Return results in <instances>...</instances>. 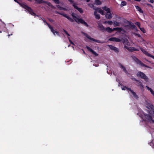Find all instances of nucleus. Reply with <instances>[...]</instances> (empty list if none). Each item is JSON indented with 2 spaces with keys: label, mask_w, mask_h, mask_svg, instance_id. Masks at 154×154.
<instances>
[{
  "label": "nucleus",
  "mask_w": 154,
  "mask_h": 154,
  "mask_svg": "<svg viewBox=\"0 0 154 154\" xmlns=\"http://www.w3.org/2000/svg\"><path fill=\"white\" fill-rule=\"evenodd\" d=\"M143 118L145 119V121L154 124V120L152 119V116L149 114H144Z\"/></svg>",
  "instance_id": "obj_2"
},
{
  "label": "nucleus",
  "mask_w": 154,
  "mask_h": 154,
  "mask_svg": "<svg viewBox=\"0 0 154 154\" xmlns=\"http://www.w3.org/2000/svg\"><path fill=\"white\" fill-rule=\"evenodd\" d=\"M44 3H46L47 5H48L49 6H52V5L49 2L45 1V2H44Z\"/></svg>",
  "instance_id": "obj_34"
},
{
  "label": "nucleus",
  "mask_w": 154,
  "mask_h": 154,
  "mask_svg": "<svg viewBox=\"0 0 154 154\" xmlns=\"http://www.w3.org/2000/svg\"><path fill=\"white\" fill-rule=\"evenodd\" d=\"M56 3L59 4L60 3V1L59 0H52Z\"/></svg>",
  "instance_id": "obj_37"
},
{
  "label": "nucleus",
  "mask_w": 154,
  "mask_h": 154,
  "mask_svg": "<svg viewBox=\"0 0 154 154\" xmlns=\"http://www.w3.org/2000/svg\"><path fill=\"white\" fill-rule=\"evenodd\" d=\"M57 7L59 8V10H63L64 11H66L67 10V9L66 8H62L61 7H60L59 5H57Z\"/></svg>",
  "instance_id": "obj_28"
},
{
  "label": "nucleus",
  "mask_w": 154,
  "mask_h": 154,
  "mask_svg": "<svg viewBox=\"0 0 154 154\" xmlns=\"http://www.w3.org/2000/svg\"><path fill=\"white\" fill-rule=\"evenodd\" d=\"M70 46V45H68V47Z\"/></svg>",
  "instance_id": "obj_58"
},
{
  "label": "nucleus",
  "mask_w": 154,
  "mask_h": 154,
  "mask_svg": "<svg viewBox=\"0 0 154 154\" xmlns=\"http://www.w3.org/2000/svg\"><path fill=\"white\" fill-rule=\"evenodd\" d=\"M72 16L74 17V19L75 21L78 23H80L84 24L86 26H88V25L87 23L82 19L79 18V17L76 14L73 13L72 14Z\"/></svg>",
  "instance_id": "obj_1"
},
{
  "label": "nucleus",
  "mask_w": 154,
  "mask_h": 154,
  "mask_svg": "<svg viewBox=\"0 0 154 154\" xmlns=\"http://www.w3.org/2000/svg\"><path fill=\"white\" fill-rule=\"evenodd\" d=\"M113 24L114 26H119V23L116 21H115L113 23Z\"/></svg>",
  "instance_id": "obj_31"
},
{
  "label": "nucleus",
  "mask_w": 154,
  "mask_h": 154,
  "mask_svg": "<svg viewBox=\"0 0 154 154\" xmlns=\"http://www.w3.org/2000/svg\"><path fill=\"white\" fill-rule=\"evenodd\" d=\"M137 75L138 77H140L141 79H144L146 82H147L149 80L148 77L143 73L139 71L137 73Z\"/></svg>",
  "instance_id": "obj_4"
},
{
  "label": "nucleus",
  "mask_w": 154,
  "mask_h": 154,
  "mask_svg": "<svg viewBox=\"0 0 154 154\" xmlns=\"http://www.w3.org/2000/svg\"><path fill=\"white\" fill-rule=\"evenodd\" d=\"M117 30L119 32H120L123 30V29L121 28L116 27L113 28V31Z\"/></svg>",
  "instance_id": "obj_26"
},
{
  "label": "nucleus",
  "mask_w": 154,
  "mask_h": 154,
  "mask_svg": "<svg viewBox=\"0 0 154 154\" xmlns=\"http://www.w3.org/2000/svg\"><path fill=\"white\" fill-rule=\"evenodd\" d=\"M55 13L56 14H61V13H60L57 11H55Z\"/></svg>",
  "instance_id": "obj_47"
},
{
  "label": "nucleus",
  "mask_w": 154,
  "mask_h": 154,
  "mask_svg": "<svg viewBox=\"0 0 154 154\" xmlns=\"http://www.w3.org/2000/svg\"><path fill=\"white\" fill-rule=\"evenodd\" d=\"M108 46L110 49L116 52H118L119 51L118 49L116 47L111 45H108Z\"/></svg>",
  "instance_id": "obj_12"
},
{
  "label": "nucleus",
  "mask_w": 154,
  "mask_h": 154,
  "mask_svg": "<svg viewBox=\"0 0 154 154\" xmlns=\"http://www.w3.org/2000/svg\"><path fill=\"white\" fill-rule=\"evenodd\" d=\"M20 5L23 8L27 10L29 13L32 15H34L35 14L32 12V9L28 6L25 3H20Z\"/></svg>",
  "instance_id": "obj_3"
},
{
  "label": "nucleus",
  "mask_w": 154,
  "mask_h": 154,
  "mask_svg": "<svg viewBox=\"0 0 154 154\" xmlns=\"http://www.w3.org/2000/svg\"><path fill=\"white\" fill-rule=\"evenodd\" d=\"M107 23L110 25H111L112 24L113 22L111 21H107Z\"/></svg>",
  "instance_id": "obj_36"
},
{
  "label": "nucleus",
  "mask_w": 154,
  "mask_h": 154,
  "mask_svg": "<svg viewBox=\"0 0 154 154\" xmlns=\"http://www.w3.org/2000/svg\"><path fill=\"white\" fill-rule=\"evenodd\" d=\"M94 14L96 18L97 19H99L100 18V15L97 13L96 11H95L94 12Z\"/></svg>",
  "instance_id": "obj_23"
},
{
  "label": "nucleus",
  "mask_w": 154,
  "mask_h": 154,
  "mask_svg": "<svg viewBox=\"0 0 154 154\" xmlns=\"http://www.w3.org/2000/svg\"><path fill=\"white\" fill-rule=\"evenodd\" d=\"M124 43L125 44H126L128 45H129V43L128 42L127 40H126L125 41Z\"/></svg>",
  "instance_id": "obj_38"
},
{
  "label": "nucleus",
  "mask_w": 154,
  "mask_h": 154,
  "mask_svg": "<svg viewBox=\"0 0 154 154\" xmlns=\"http://www.w3.org/2000/svg\"><path fill=\"white\" fill-rule=\"evenodd\" d=\"M83 53H84V54H85V51H83Z\"/></svg>",
  "instance_id": "obj_54"
},
{
  "label": "nucleus",
  "mask_w": 154,
  "mask_h": 154,
  "mask_svg": "<svg viewBox=\"0 0 154 154\" xmlns=\"http://www.w3.org/2000/svg\"><path fill=\"white\" fill-rule=\"evenodd\" d=\"M93 8L95 10V11H96L97 12L101 14L102 15H104L103 11L100 8H97L95 9L94 8Z\"/></svg>",
  "instance_id": "obj_17"
},
{
  "label": "nucleus",
  "mask_w": 154,
  "mask_h": 154,
  "mask_svg": "<svg viewBox=\"0 0 154 154\" xmlns=\"http://www.w3.org/2000/svg\"><path fill=\"white\" fill-rule=\"evenodd\" d=\"M86 1L87 2H89V0H86Z\"/></svg>",
  "instance_id": "obj_52"
},
{
  "label": "nucleus",
  "mask_w": 154,
  "mask_h": 154,
  "mask_svg": "<svg viewBox=\"0 0 154 154\" xmlns=\"http://www.w3.org/2000/svg\"><path fill=\"white\" fill-rule=\"evenodd\" d=\"M48 26V27H49V28L50 29V26L52 27L51 26H50L48 23L47 22H46L45 23Z\"/></svg>",
  "instance_id": "obj_45"
},
{
  "label": "nucleus",
  "mask_w": 154,
  "mask_h": 154,
  "mask_svg": "<svg viewBox=\"0 0 154 154\" xmlns=\"http://www.w3.org/2000/svg\"><path fill=\"white\" fill-rule=\"evenodd\" d=\"M69 2L71 4H72L73 5V4H76L75 3H74L73 1L72 0H68Z\"/></svg>",
  "instance_id": "obj_39"
},
{
  "label": "nucleus",
  "mask_w": 154,
  "mask_h": 154,
  "mask_svg": "<svg viewBox=\"0 0 154 154\" xmlns=\"http://www.w3.org/2000/svg\"><path fill=\"white\" fill-rule=\"evenodd\" d=\"M105 31H107L109 33H110L113 31V29L109 27L105 28Z\"/></svg>",
  "instance_id": "obj_25"
},
{
  "label": "nucleus",
  "mask_w": 154,
  "mask_h": 154,
  "mask_svg": "<svg viewBox=\"0 0 154 154\" xmlns=\"http://www.w3.org/2000/svg\"><path fill=\"white\" fill-rule=\"evenodd\" d=\"M98 27L100 30L103 32L105 31V28L102 24L100 23H98Z\"/></svg>",
  "instance_id": "obj_13"
},
{
  "label": "nucleus",
  "mask_w": 154,
  "mask_h": 154,
  "mask_svg": "<svg viewBox=\"0 0 154 154\" xmlns=\"http://www.w3.org/2000/svg\"><path fill=\"white\" fill-rule=\"evenodd\" d=\"M48 26V27H49V28L50 29V26L52 27L51 26H50L48 23L47 22H46L45 23Z\"/></svg>",
  "instance_id": "obj_44"
},
{
  "label": "nucleus",
  "mask_w": 154,
  "mask_h": 154,
  "mask_svg": "<svg viewBox=\"0 0 154 154\" xmlns=\"http://www.w3.org/2000/svg\"><path fill=\"white\" fill-rule=\"evenodd\" d=\"M82 34L83 35L85 36L86 38H88V39H90V40L94 42H97V43H103V42H101L99 40H98L95 39H94L92 38H91L90 36L88 34L86 33H85L83 32H82Z\"/></svg>",
  "instance_id": "obj_7"
},
{
  "label": "nucleus",
  "mask_w": 154,
  "mask_h": 154,
  "mask_svg": "<svg viewBox=\"0 0 154 154\" xmlns=\"http://www.w3.org/2000/svg\"><path fill=\"white\" fill-rule=\"evenodd\" d=\"M95 3L97 5H100L101 4V2L99 0H95Z\"/></svg>",
  "instance_id": "obj_30"
},
{
  "label": "nucleus",
  "mask_w": 154,
  "mask_h": 154,
  "mask_svg": "<svg viewBox=\"0 0 154 154\" xmlns=\"http://www.w3.org/2000/svg\"><path fill=\"white\" fill-rule=\"evenodd\" d=\"M135 7L137 11H139L140 13H142L143 12L142 10L138 6H135Z\"/></svg>",
  "instance_id": "obj_29"
},
{
  "label": "nucleus",
  "mask_w": 154,
  "mask_h": 154,
  "mask_svg": "<svg viewBox=\"0 0 154 154\" xmlns=\"http://www.w3.org/2000/svg\"><path fill=\"white\" fill-rule=\"evenodd\" d=\"M119 67L123 69V71L126 73H128V72L127 70H126L125 68V66H124L122 65L119 64Z\"/></svg>",
  "instance_id": "obj_22"
},
{
  "label": "nucleus",
  "mask_w": 154,
  "mask_h": 154,
  "mask_svg": "<svg viewBox=\"0 0 154 154\" xmlns=\"http://www.w3.org/2000/svg\"><path fill=\"white\" fill-rule=\"evenodd\" d=\"M34 1L35 2V3L37 4H40L45 2V1L43 0H34Z\"/></svg>",
  "instance_id": "obj_24"
},
{
  "label": "nucleus",
  "mask_w": 154,
  "mask_h": 154,
  "mask_svg": "<svg viewBox=\"0 0 154 154\" xmlns=\"http://www.w3.org/2000/svg\"><path fill=\"white\" fill-rule=\"evenodd\" d=\"M150 26V27L152 28H154V23H152Z\"/></svg>",
  "instance_id": "obj_40"
},
{
  "label": "nucleus",
  "mask_w": 154,
  "mask_h": 154,
  "mask_svg": "<svg viewBox=\"0 0 154 154\" xmlns=\"http://www.w3.org/2000/svg\"><path fill=\"white\" fill-rule=\"evenodd\" d=\"M8 36L9 37V36H10V35H8Z\"/></svg>",
  "instance_id": "obj_56"
},
{
  "label": "nucleus",
  "mask_w": 154,
  "mask_h": 154,
  "mask_svg": "<svg viewBox=\"0 0 154 154\" xmlns=\"http://www.w3.org/2000/svg\"><path fill=\"white\" fill-rule=\"evenodd\" d=\"M131 57L132 59L134 60V61L138 64L139 65L142 66H145V67H146L148 68H150L149 66L145 65L143 63H142L139 60L137 59V57H136L135 56H131Z\"/></svg>",
  "instance_id": "obj_6"
},
{
  "label": "nucleus",
  "mask_w": 154,
  "mask_h": 154,
  "mask_svg": "<svg viewBox=\"0 0 154 154\" xmlns=\"http://www.w3.org/2000/svg\"><path fill=\"white\" fill-rule=\"evenodd\" d=\"M105 16L107 19H110L112 17V15L110 13V11L108 12H106V14Z\"/></svg>",
  "instance_id": "obj_18"
},
{
  "label": "nucleus",
  "mask_w": 154,
  "mask_h": 154,
  "mask_svg": "<svg viewBox=\"0 0 154 154\" xmlns=\"http://www.w3.org/2000/svg\"><path fill=\"white\" fill-rule=\"evenodd\" d=\"M148 1L151 3H153L154 2V0H148Z\"/></svg>",
  "instance_id": "obj_43"
},
{
  "label": "nucleus",
  "mask_w": 154,
  "mask_h": 154,
  "mask_svg": "<svg viewBox=\"0 0 154 154\" xmlns=\"http://www.w3.org/2000/svg\"><path fill=\"white\" fill-rule=\"evenodd\" d=\"M43 21H44V23H46V22L45 20H44Z\"/></svg>",
  "instance_id": "obj_55"
},
{
  "label": "nucleus",
  "mask_w": 154,
  "mask_h": 154,
  "mask_svg": "<svg viewBox=\"0 0 154 154\" xmlns=\"http://www.w3.org/2000/svg\"><path fill=\"white\" fill-rule=\"evenodd\" d=\"M15 2H17V0H14Z\"/></svg>",
  "instance_id": "obj_53"
},
{
  "label": "nucleus",
  "mask_w": 154,
  "mask_h": 154,
  "mask_svg": "<svg viewBox=\"0 0 154 154\" xmlns=\"http://www.w3.org/2000/svg\"><path fill=\"white\" fill-rule=\"evenodd\" d=\"M131 57L132 59L134 60V61L138 64L139 65L142 66H145V67H146L148 68H150L149 66L145 65L143 63H142L139 60L137 59V57H136L135 56H131Z\"/></svg>",
  "instance_id": "obj_5"
},
{
  "label": "nucleus",
  "mask_w": 154,
  "mask_h": 154,
  "mask_svg": "<svg viewBox=\"0 0 154 154\" xmlns=\"http://www.w3.org/2000/svg\"><path fill=\"white\" fill-rule=\"evenodd\" d=\"M109 40L112 41L116 42H120L121 41V40L119 38L116 37L111 38L109 39Z\"/></svg>",
  "instance_id": "obj_16"
},
{
  "label": "nucleus",
  "mask_w": 154,
  "mask_h": 154,
  "mask_svg": "<svg viewBox=\"0 0 154 154\" xmlns=\"http://www.w3.org/2000/svg\"><path fill=\"white\" fill-rule=\"evenodd\" d=\"M147 5L149 6L152 7V6L150 4H147Z\"/></svg>",
  "instance_id": "obj_49"
},
{
  "label": "nucleus",
  "mask_w": 154,
  "mask_h": 154,
  "mask_svg": "<svg viewBox=\"0 0 154 154\" xmlns=\"http://www.w3.org/2000/svg\"><path fill=\"white\" fill-rule=\"evenodd\" d=\"M136 81L137 82V85L141 89L143 90L144 88V86L142 82L140 81L137 80H136Z\"/></svg>",
  "instance_id": "obj_11"
},
{
  "label": "nucleus",
  "mask_w": 154,
  "mask_h": 154,
  "mask_svg": "<svg viewBox=\"0 0 154 154\" xmlns=\"http://www.w3.org/2000/svg\"><path fill=\"white\" fill-rule=\"evenodd\" d=\"M126 5V2L125 1H123L122 2L121 4V7H122L124 6H125Z\"/></svg>",
  "instance_id": "obj_32"
},
{
  "label": "nucleus",
  "mask_w": 154,
  "mask_h": 154,
  "mask_svg": "<svg viewBox=\"0 0 154 154\" xmlns=\"http://www.w3.org/2000/svg\"><path fill=\"white\" fill-rule=\"evenodd\" d=\"M107 21H105V22H104L103 23H107Z\"/></svg>",
  "instance_id": "obj_51"
},
{
  "label": "nucleus",
  "mask_w": 154,
  "mask_h": 154,
  "mask_svg": "<svg viewBox=\"0 0 154 154\" xmlns=\"http://www.w3.org/2000/svg\"><path fill=\"white\" fill-rule=\"evenodd\" d=\"M153 52L154 53V51Z\"/></svg>",
  "instance_id": "obj_59"
},
{
  "label": "nucleus",
  "mask_w": 154,
  "mask_h": 154,
  "mask_svg": "<svg viewBox=\"0 0 154 154\" xmlns=\"http://www.w3.org/2000/svg\"><path fill=\"white\" fill-rule=\"evenodd\" d=\"M153 114L152 113H151L152 114V116L154 118V110L153 111Z\"/></svg>",
  "instance_id": "obj_46"
},
{
  "label": "nucleus",
  "mask_w": 154,
  "mask_h": 154,
  "mask_svg": "<svg viewBox=\"0 0 154 154\" xmlns=\"http://www.w3.org/2000/svg\"><path fill=\"white\" fill-rule=\"evenodd\" d=\"M2 32L1 31H0V33H1Z\"/></svg>",
  "instance_id": "obj_57"
},
{
  "label": "nucleus",
  "mask_w": 154,
  "mask_h": 154,
  "mask_svg": "<svg viewBox=\"0 0 154 154\" xmlns=\"http://www.w3.org/2000/svg\"><path fill=\"white\" fill-rule=\"evenodd\" d=\"M64 32L68 36H69L70 35L69 33L67 32L64 29L63 30Z\"/></svg>",
  "instance_id": "obj_42"
},
{
  "label": "nucleus",
  "mask_w": 154,
  "mask_h": 154,
  "mask_svg": "<svg viewBox=\"0 0 154 154\" xmlns=\"http://www.w3.org/2000/svg\"><path fill=\"white\" fill-rule=\"evenodd\" d=\"M140 30L143 33L146 32V30L143 28L140 27Z\"/></svg>",
  "instance_id": "obj_33"
},
{
  "label": "nucleus",
  "mask_w": 154,
  "mask_h": 154,
  "mask_svg": "<svg viewBox=\"0 0 154 154\" xmlns=\"http://www.w3.org/2000/svg\"><path fill=\"white\" fill-rule=\"evenodd\" d=\"M68 38L69 41L70 42V43L71 44H72V45H74V43L70 40V38L69 37H68Z\"/></svg>",
  "instance_id": "obj_41"
},
{
  "label": "nucleus",
  "mask_w": 154,
  "mask_h": 154,
  "mask_svg": "<svg viewBox=\"0 0 154 154\" xmlns=\"http://www.w3.org/2000/svg\"><path fill=\"white\" fill-rule=\"evenodd\" d=\"M135 24H136V25H137L139 28L140 27V23L138 22H136L135 23Z\"/></svg>",
  "instance_id": "obj_35"
},
{
  "label": "nucleus",
  "mask_w": 154,
  "mask_h": 154,
  "mask_svg": "<svg viewBox=\"0 0 154 154\" xmlns=\"http://www.w3.org/2000/svg\"><path fill=\"white\" fill-rule=\"evenodd\" d=\"M125 48L127 49L129 51H138V50L134 48V47H128L126 46H125Z\"/></svg>",
  "instance_id": "obj_19"
},
{
  "label": "nucleus",
  "mask_w": 154,
  "mask_h": 154,
  "mask_svg": "<svg viewBox=\"0 0 154 154\" xmlns=\"http://www.w3.org/2000/svg\"><path fill=\"white\" fill-rule=\"evenodd\" d=\"M73 6L75 8L77 9L80 13H83V11L80 8H78L76 4H73Z\"/></svg>",
  "instance_id": "obj_20"
},
{
  "label": "nucleus",
  "mask_w": 154,
  "mask_h": 154,
  "mask_svg": "<svg viewBox=\"0 0 154 154\" xmlns=\"http://www.w3.org/2000/svg\"><path fill=\"white\" fill-rule=\"evenodd\" d=\"M50 29L51 32L53 33L54 35H55L56 34L57 35L59 36V32L54 30L52 27L50 26Z\"/></svg>",
  "instance_id": "obj_15"
},
{
  "label": "nucleus",
  "mask_w": 154,
  "mask_h": 154,
  "mask_svg": "<svg viewBox=\"0 0 154 154\" xmlns=\"http://www.w3.org/2000/svg\"><path fill=\"white\" fill-rule=\"evenodd\" d=\"M146 108L148 109L152 110V111L154 110L153 109V106L150 103H146ZM152 113V114H153V112H151V114L152 115V114L151 113Z\"/></svg>",
  "instance_id": "obj_10"
},
{
  "label": "nucleus",
  "mask_w": 154,
  "mask_h": 154,
  "mask_svg": "<svg viewBox=\"0 0 154 154\" xmlns=\"http://www.w3.org/2000/svg\"><path fill=\"white\" fill-rule=\"evenodd\" d=\"M126 89H127L128 90H129L132 93L134 98L136 99L138 98V96L134 92L133 90L131 89L130 88H128L125 86L122 88V90H125Z\"/></svg>",
  "instance_id": "obj_8"
},
{
  "label": "nucleus",
  "mask_w": 154,
  "mask_h": 154,
  "mask_svg": "<svg viewBox=\"0 0 154 154\" xmlns=\"http://www.w3.org/2000/svg\"><path fill=\"white\" fill-rule=\"evenodd\" d=\"M140 49L142 51L143 53L146 55V56L151 57L152 58L154 59V56L151 55L147 52L146 51H145L144 49H143L142 48H140Z\"/></svg>",
  "instance_id": "obj_9"
},
{
  "label": "nucleus",
  "mask_w": 154,
  "mask_h": 154,
  "mask_svg": "<svg viewBox=\"0 0 154 154\" xmlns=\"http://www.w3.org/2000/svg\"><path fill=\"white\" fill-rule=\"evenodd\" d=\"M60 15H62L64 17H66L67 19H68L69 20L71 21H73V20L69 16H68L66 14H60Z\"/></svg>",
  "instance_id": "obj_21"
},
{
  "label": "nucleus",
  "mask_w": 154,
  "mask_h": 154,
  "mask_svg": "<svg viewBox=\"0 0 154 154\" xmlns=\"http://www.w3.org/2000/svg\"><path fill=\"white\" fill-rule=\"evenodd\" d=\"M86 48L88 51H90L95 56H97L98 55V54L97 53L95 52L94 51H93L92 49H91L88 46H86Z\"/></svg>",
  "instance_id": "obj_14"
},
{
  "label": "nucleus",
  "mask_w": 154,
  "mask_h": 154,
  "mask_svg": "<svg viewBox=\"0 0 154 154\" xmlns=\"http://www.w3.org/2000/svg\"><path fill=\"white\" fill-rule=\"evenodd\" d=\"M102 8L104 10L106 11V12H109L110 11L109 8H107L106 6H104V7H103Z\"/></svg>",
  "instance_id": "obj_27"
},
{
  "label": "nucleus",
  "mask_w": 154,
  "mask_h": 154,
  "mask_svg": "<svg viewBox=\"0 0 154 154\" xmlns=\"http://www.w3.org/2000/svg\"><path fill=\"white\" fill-rule=\"evenodd\" d=\"M49 20L51 22H53V20L52 19H51V20Z\"/></svg>",
  "instance_id": "obj_50"
},
{
  "label": "nucleus",
  "mask_w": 154,
  "mask_h": 154,
  "mask_svg": "<svg viewBox=\"0 0 154 154\" xmlns=\"http://www.w3.org/2000/svg\"><path fill=\"white\" fill-rule=\"evenodd\" d=\"M50 7H51V8H55L52 5V6H50Z\"/></svg>",
  "instance_id": "obj_48"
}]
</instances>
